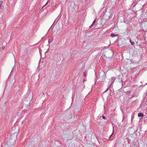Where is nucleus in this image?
Returning a JSON list of instances; mask_svg holds the SVG:
<instances>
[{"label":"nucleus","mask_w":147,"mask_h":147,"mask_svg":"<svg viewBox=\"0 0 147 147\" xmlns=\"http://www.w3.org/2000/svg\"><path fill=\"white\" fill-rule=\"evenodd\" d=\"M12 135L11 136L12 139H13L14 141L17 138V132H15L14 131V130L13 129L11 131Z\"/></svg>","instance_id":"f257e3e1"},{"label":"nucleus","mask_w":147,"mask_h":147,"mask_svg":"<svg viewBox=\"0 0 147 147\" xmlns=\"http://www.w3.org/2000/svg\"><path fill=\"white\" fill-rule=\"evenodd\" d=\"M111 13L109 12H106L104 14L105 16H107V19H108L111 15Z\"/></svg>","instance_id":"f03ea898"},{"label":"nucleus","mask_w":147,"mask_h":147,"mask_svg":"<svg viewBox=\"0 0 147 147\" xmlns=\"http://www.w3.org/2000/svg\"><path fill=\"white\" fill-rule=\"evenodd\" d=\"M3 3V2L2 1H0V9H2L3 8V6L2 4Z\"/></svg>","instance_id":"7ed1b4c3"},{"label":"nucleus","mask_w":147,"mask_h":147,"mask_svg":"<svg viewBox=\"0 0 147 147\" xmlns=\"http://www.w3.org/2000/svg\"><path fill=\"white\" fill-rule=\"evenodd\" d=\"M138 117H143L144 115L142 113H139L138 114Z\"/></svg>","instance_id":"20e7f679"},{"label":"nucleus","mask_w":147,"mask_h":147,"mask_svg":"<svg viewBox=\"0 0 147 147\" xmlns=\"http://www.w3.org/2000/svg\"><path fill=\"white\" fill-rule=\"evenodd\" d=\"M96 20H95L93 22L92 24H91V25L90 26V28H91V27H92L93 25L95 24V22H96Z\"/></svg>","instance_id":"39448f33"},{"label":"nucleus","mask_w":147,"mask_h":147,"mask_svg":"<svg viewBox=\"0 0 147 147\" xmlns=\"http://www.w3.org/2000/svg\"><path fill=\"white\" fill-rule=\"evenodd\" d=\"M118 35L117 34H111V36L113 37H115V36H118Z\"/></svg>","instance_id":"423d86ee"},{"label":"nucleus","mask_w":147,"mask_h":147,"mask_svg":"<svg viewBox=\"0 0 147 147\" xmlns=\"http://www.w3.org/2000/svg\"><path fill=\"white\" fill-rule=\"evenodd\" d=\"M129 41L132 45H134V44H135V43H134L132 42L131 41V40H130Z\"/></svg>","instance_id":"0eeeda50"},{"label":"nucleus","mask_w":147,"mask_h":147,"mask_svg":"<svg viewBox=\"0 0 147 147\" xmlns=\"http://www.w3.org/2000/svg\"><path fill=\"white\" fill-rule=\"evenodd\" d=\"M83 75L84 76V77H86V72H84L83 73Z\"/></svg>","instance_id":"6e6552de"},{"label":"nucleus","mask_w":147,"mask_h":147,"mask_svg":"<svg viewBox=\"0 0 147 147\" xmlns=\"http://www.w3.org/2000/svg\"><path fill=\"white\" fill-rule=\"evenodd\" d=\"M49 1H48L46 3V4L43 6V7H44L45 6H46L47 4Z\"/></svg>","instance_id":"1a4fd4ad"},{"label":"nucleus","mask_w":147,"mask_h":147,"mask_svg":"<svg viewBox=\"0 0 147 147\" xmlns=\"http://www.w3.org/2000/svg\"><path fill=\"white\" fill-rule=\"evenodd\" d=\"M102 118L103 119H105V116H102Z\"/></svg>","instance_id":"9d476101"},{"label":"nucleus","mask_w":147,"mask_h":147,"mask_svg":"<svg viewBox=\"0 0 147 147\" xmlns=\"http://www.w3.org/2000/svg\"><path fill=\"white\" fill-rule=\"evenodd\" d=\"M115 78H114V79H113V80L114 81L115 80Z\"/></svg>","instance_id":"9b49d317"},{"label":"nucleus","mask_w":147,"mask_h":147,"mask_svg":"<svg viewBox=\"0 0 147 147\" xmlns=\"http://www.w3.org/2000/svg\"><path fill=\"white\" fill-rule=\"evenodd\" d=\"M85 81V80H84L83 81V82H84Z\"/></svg>","instance_id":"f8f14e48"}]
</instances>
